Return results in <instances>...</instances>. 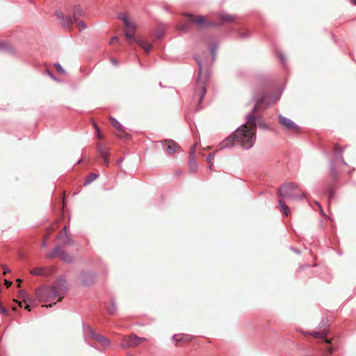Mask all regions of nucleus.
Instances as JSON below:
<instances>
[{
    "instance_id": "nucleus-1",
    "label": "nucleus",
    "mask_w": 356,
    "mask_h": 356,
    "mask_svg": "<svg viewBox=\"0 0 356 356\" xmlns=\"http://www.w3.org/2000/svg\"><path fill=\"white\" fill-rule=\"evenodd\" d=\"M264 101L261 97L252 108V113L247 114L246 122L234 131L236 143L244 149L251 148L256 140V118L254 113L257 111L260 104Z\"/></svg>"
},
{
    "instance_id": "nucleus-2",
    "label": "nucleus",
    "mask_w": 356,
    "mask_h": 356,
    "mask_svg": "<svg viewBox=\"0 0 356 356\" xmlns=\"http://www.w3.org/2000/svg\"><path fill=\"white\" fill-rule=\"evenodd\" d=\"M298 185L295 183H286L283 184L278 190L279 206L280 211L285 216H289L290 209L289 207L284 202L282 199H291L296 200H301L305 197V194L302 193L300 194H296L295 191L298 189Z\"/></svg>"
},
{
    "instance_id": "nucleus-3",
    "label": "nucleus",
    "mask_w": 356,
    "mask_h": 356,
    "mask_svg": "<svg viewBox=\"0 0 356 356\" xmlns=\"http://www.w3.org/2000/svg\"><path fill=\"white\" fill-rule=\"evenodd\" d=\"M195 60L197 63L198 67H199V74H198L197 81V83L195 85L194 97H196V96L199 97L197 108L201 109L202 108L200 107V104L202 102V101L203 100V99L205 96L206 92H207L206 78H204L202 80L201 78V76L203 74V65H202L201 60L196 57L195 58Z\"/></svg>"
},
{
    "instance_id": "nucleus-4",
    "label": "nucleus",
    "mask_w": 356,
    "mask_h": 356,
    "mask_svg": "<svg viewBox=\"0 0 356 356\" xmlns=\"http://www.w3.org/2000/svg\"><path fill=\"white\" fill-rule=\"evenodd\" d=\"M35 296L40 302H49L58 298L63 299V296L59 293V291L56 290V288L52 286H44L35 291Z\"/></svg>"
},
{
    "instance_id": "nucleus-5",
    "label": "nucleus",
    "mask_w": 356,
    "mask_h": 356,
    "mask_svg": "<svg viewBox=\"0 0 356 356\" xmlns=\"http://www.w3.org/2000/svg\"><path fill=\"white\" fill-rule=\"evenodd\" d=\"M58 257L61 261L66 263H72L73 257L72 255L66 252L63 250V247L61 245L56 246L51 252L47 253L45 254V258L47 259H54L55 257Z\"/></svg>"
},
{
    "instance_id": "nucleus-6",
    "label": "nucleus",
    "mask_w": 356,
    "mask_h": 356,
    "mask_svg": "<svg viewBox=\"0 0 356 356\" xmlns=\"http://www.w3.org/2000/svg\"><path fill=\"white\" fill-rule=\"evenodd\" d=\"M83 327L85 334L88 333L91 338L98 341L103 347L106 348L110 346L111 342L109 339L100 334L96 333L90 325L84 324Z\"/></svg>"
},
{
    "instance_id": "nucleus-7",
    "label": "nucleus",
    "mask_w": 356,
    "mask_h": 356,
    "mask_svg": "<svg viewBox=\"0 0 356 356\" xmlns=\"http://www.w3.org/2000/svg\"><path fill=\"white\" fill-rule=\"evenodd\" d=\"M343 149L339 145H336L334 149V161L330 162V172L333 177H336L337 175V171L334 168V163H337L338 161H340L343 164L346 165V161H344L343 156Z\"/></svg>"
},
{
    "instance_id": "nucleus-8",
    "label": "nucleus",
    "mask_w": 356,
    "mask_h": 356,
    "mask_svg": "<svg viewBox=\"0 0 356 356\" xmlns=\"http://www.w3.org/2000/svg\"><path fill=\"white\" fill-rule=\"evenodd\" d=\"M187 17L191 22L195 23L202 28H209L217 26L216 22L207 21L204 17L202 15L196 16L192 14H187Z\"/></svg>"
},
{
    "instance_id": "nucleus-9",
    "label": "nucleus",
    "mask_w": 356,
    "mask_h": 356,
    "mask_svg": "<svg viewBox=\"0 0 356 356\" xmlns=\"http://www.w3.org/2000/svg\"><path fill=\"white\" fill-rule=\"evenodd\" d=\"M145 341H146L145 338L138 337L136 335H130L123 339L121 343V346L123 348L135 347Z\"/></svg>"
},
{
    "instance_id": "nucleus-10",
    "label": "nucleus",
    "mask_w": 356,
    "mask_h": 356,
    "mask_svg": "<svg viewBox=\"0 0 356 356\" xmlns=\"http://www.w3.org/2000/svg\"><path fill=\"white\" fill-rule=\"evenodd\" d=\"M69 227L65 226L63 232H61L58 235V238L62 243V247H66L73 243L72 240L68 236Z\"/></svg>"
},
{
    "instance_id": "nucleus-11",
    "label": "nucleus",
    "mask_w": 356,
    "mask_h": 356,
    "mask_svg": "<svg viewBox=\"0 0 356 356\" xmlns=\"http://www.w3.org/2000/svg\"><path fill=\"white\" fill-rule=\"evenodd\" d=\"M235 145H238L236 143V138H235V133L233 132L232 135L227 136L219 144L220 149L233 147Z\"/></svg>"
},
{
    "instance_id": "nucleus-12",
    "label": "nucleus",
    "mask_w": 356,
    "mask_h": 356,
    "mask_svg": "<svg viewBox=\"0 0 356 356\" xmlns=\"http://www.w3.org/2000/svg\"><path fill=\"white\" fill-rule=\"evenodd\" d=\"M278 119L280 123L285 127L288 130L296 131L298 129V125L290 119L284 117L282 115H279Z\"/></svg>"
},
{
    "instance_id": "nucleus-13",
    "label": "nucleus",
    "mask_w": 356,
    "mask_h": 356,
    "mask_svg": "<svg viewBox=\"0 0 356 356\" xmlns=\"http://www.w3.org/2000/svg\"><path fill=\"white\" fill-rule=\"evenodd\" d=\"M53 288H56V290L59 291V293L64 297V293L67 289V282L63 277L58 278L54 284L52 286Z\"/></svg>"
},
{
    "instance_id": "nucleus-14",
    "label": "nucleus",
    "mask_w": 356,
    "mask_h": 356,
    "mask_svg": "<svg viewBox=\"0 0 356 356\" xmlns=\"http://www.w3.org/2000/svg\"><path fill=\"white\" fill-rule=\"evenodd\" d=\"M118 17L123 21L127 30H131V31H135L136 29V25L129 18L127 15L124 13H120L118 15Z\"/></svg>"
},
{
    "instance_id": "nucleus-15",
    "label": "nucleus",
    "mask_w": 356,
    "mask_h": 356,
    "mask_svg": "<svg viewBox=\"0 0 356 356\" xmlns=\"http://www.w3.org/2000/svg\"><path fill=\"white\" fill-rule=\"evenodd\" d=\"M111 124L112 126L119 132V137L122 138H128L129 136L124 131L123 126L116 120L113 118H111Z\"/></svg>"
},
{
    "instance_id": "nucleus-16",
    "label": "nucleus",
    "mask_w": 356,
    "mask_h": 356,
    "mask_svg": "<svg viewBox=\"0 0 356 356\" xmlns=\"http://www.w3.org/2000/svg\"><path fill=\"white\" fill-rule=\"evenodd\" d=\"M56 15L59 19H60V23L63 27L65 29H70L72 25V19L70 16L67 17L60 12H56Z\"/></svg>"
},
{
    "instance_id": "nucleus-17",
    "label": "nucleus",
    "mask_w": 356,
    "mask_h": 356,
    "mask_svg": "<svg viewBox=\"0 0 356 356\" xmlns=\"http://www.w3.org/2000/svg\"><path fill=\"white\" fill-rule=\"evenodd\" d=\"M164 145L167 146V152L172 154L180 149V146L174 140L168 139L165 140Z\"/></svg>"
},
{
    "instance_id": "nucleus-18",
    "label": "nucleus",
    "mask_w": 356,
    "mask_h": 356,
    "mask_svg": "<svg viewBox=\"0 0 356 356\" xmlns=\"http://www.w3.org/2000/svg\"><path fill=\"white\" fill-rule=\"evenodd\" d=\"M19 296L23 299L24 302L26 304V309L29 311L31 310L30 304L33 302V300L31 297L28 294V293L24 290L19 291Z\"/></svg>"
},
{
    "instance_id": "nucleus-19",
    "label": "nucleus",
    "mask_w": 356,
    "mask_h": 356,
    "mask_svg": "<svg viewBox=\"0 0 356 356\" xmlns=\"http://www.w3.org/2000/svg\"><path fill=\"white\" fill-rule=\"evenodd\" d=\"M83 16V12L79 6H75L73 9V15L71 17L73 22H77L79 17Z\"/></svg>"
},
{
    "instance_id": "nucleus-20",
    "label": "nucleus",
    "mask_w": 356,
    "mask_h": 356,
    "mask_svg": "<svg viewBox=\"0 0 356 356\" xmlns=\"http://www.w3.org/2000/svg\"><path fill=\"white\" fill-rule=\"evenodd\" d=\"M0 50L4 51L8 53L13 54L14 52V49L13 47L8 44V42L3 41L0 42Z\"/></svg>"
},
{
    "instance_id": "nucleus-21",
    "label": "nucleus",
    "mask_w": 356,
    "mask_h": 356,
    "mask_svg": "<svg viewBox=\"0 0 356 356\" xmlns=\"http://www.w3.org/2000/svg\"><path fill=\"white\" fill-rule=\"evenodd\" d=\"M328 333V330L327 328H323L322 330L320 331H314L311 333V334L318 339H323L326 337V335Z\"/></svg>"
},
{
    "instance_id": "nucleus-22",
    "label": "nucleus",
    "mask_w": 356,
    "mask_h": 356,
    "mask_svg": "<svg viewBox=\"0 0 356 356\" xmlns=\"http://www.w3.org/2000/svg\"><path fill=\"white\" fill-rule=\"evenodd\" d=\"M136 42L138 44L140 47H141L146 52H149L152 49V44L145 40H138Z\"/></svg>"
},
{
    "instance_id": "nucleus-23",
    "label": "nucleus",
    "mask_w": 356,
    "mask_h": 356,
    "mask_svg": "<svg viewBox=\"0 0 356 356\" xmlns=\"http://www.w3.org/2000/svg\"><path fill=\"white\" fill-rule=\"evenodd\" d=\"M97 150L101 154L102 157L108 156L109 154L108 149L105 146L99 143L97 144Z\"/></svg>"
},
{
    "instance_id": "nucleus-24",
    "label": "nucleus",
    "mask_w": 356,
    "mask_h": 356,
    "mask_svg": "<svg viewBox=\"0 0 356 356\" xmlns=\"http://www.w3.org/2000/svg\"><path fill=\"white\" fill-rule=\"evenodd\" d=\"M198 168L197 161L195 157H189V168L193 172H195Z\"/></svg>"
},
{
    "instance_id": "nucleus-25",
    "label": "nucleus",
    "mask_w": 356,
    "mask_h": 356,
    "mask_svg": "<svg viewBox=\"0 0 356 356\" xmlns=\"http://www.w3.org/2000/svg\"><path fill=\"white\" fill-rule=\"evenodd\" d=\"M220 19L224 22H231L235 19V17L229 14L222 13L220 15Z\"/></svg>"
},
{
    "instance_id": "nucleus-26",
    "label": "nucleus",
    "mask_w": 356,
    "mask_h": 356,
    "mask_svg": "<svg viewBox=\"0 0 356 356\" xmlns=\"http://www.w3.org/2000/svg\"><path fill=\"white\" fill-rule=\"evenodd\" d=\"M99 177V175L96 173H90L88 177L86 179V180L84 181V183L83 184L85 186L86 185H88L90 184H91L93 181H95L97 177Z\"/></svg>"
},
{
    "instance_id": "nucleus-27",
    "label": "nucleus",
    "mask_w": 356,
    "mask_h": 356,
    "mask_svg": "<svg viewBox=\"0 0 356 356\" xmlns=\"http://www.w3.org/2000/svg\"><path fill=\"white\" fill-rule=\"evenodd\" d=\"M31 273L33 275H44V270L42 268H35L31 270Z\"/></svg>"
},
{
    "instance_id": "nucleus-28",
    "label": "nucleus",
    "mask_w": 356,
    "mask_h": 356,
    "mask_svg": "<svg viewBox=\"0 0 356 356\" xmlns=\"http://www.w3.org/2000/svg\"><path fill=\"white\" fill-rule=\"evenodd\" d=\"M124 35L126 36L127 38H128L129 40H133L136 42V40H138L137 39L135 38V31H131V30H127L124 32Z\"/></svg>"
},
{
    "instance_id": "nucleus-29",
    "label": "nucleus",
    "mask_w": 356,
    "mask_h": 356,
    "mask_svg": "<svg viewBox=\"0 0 356 356\" xmlns=\"http://www.w3.org/2000/svg\"><path fill=\"white\" fill-rule=\"evenodd\" d=\"M218 44L216 42H214V43L212 44V46H211V47L210 51H211V56H212V59H213V60H215V58H216V51H217V48H218Z\"/></svg>"
},
{
    "instance_id": "nucleus-30",
    "label": "nucleus",
    "mask_w": 356,
    "mask_h": 356,
    "mask_svg": "<svg viewBox=\"0 0 356 356\" xmlns=\"http://www.w3.org/2000/svg\"><path fill=\"white\" fill-rule=\"evenodd\" d=\"M108 312L110 315H113L117 311V306L115 302H112L107 308Z\"/></svg>"
},
{
    "instance_id": "nucleus-31",
    "label": "nucleus",
    "mask_w": 356,
    "mask_h": 356,
    "mask_svg": "<svg viewBox=\"0 0 356 356\" xmlns=\"http://www.w3.org/2000/svg\"><path fill=\"white\" fill-rule=\"evenodd\" d=\"M326 194L328 196V199L331 200L334 195V191L332 187H329L326 190Z\"/></svg>"
},
{
    "instance_id": "nucleus-32",
    "label": "nucleus",
    "mask_w": 356,
    "mask_h": 356,
    "mask_svg": "<svg viewBox=\"0 0 356 356\" xmlns=\"http://www.w3.org/2000/svg\"><path fill=\"white\" fill-rule=\"evenodd\" d=\"M74 23H76V24L79 29V31H82L83 30L86 29V26L83 21H79L77 19V22H73V24Z\"/></svg>"
},
{
    "instance_id": "nucleus-33",
    "label": "nucleus",
    "mask_w": 356,
    "mask_h": 356,
    "mask_svg": "<svg viewBox=\"0 0 356 356\" xmlns=\"http://www.w3.org/2000/svg\"><path fill=\"white\" fill-rule=\"evenodd\" d=\"M54 67L56 69V70L58 72H59L60 73H62V74L65 73V70L63 69V67L61 66V65L60 63H55Z\"/></svg>"
},
{
    "instance_id": "nucleus-34",
    "label": "nucleus",
    "mask_w": 356,
    "mask_h": 356,
    "mask_svg": "<svg viewBox=\"0 0 356 356\" xmlns=\"http://www.w3.org/2000/svg\"><path fill=\"white\" fill-rule=\"evenodd\" d=\"M215 155L213 153H210L207 157V161L209 164H213V160L214 159Z\"/></svg>"
},
{
    "instance_id": "nucleus-35",
    "label": "nucleus",
    "mask_w": 356,
    "mask_h": 356,
    "mask_svg": "<svg viewBox=\"0 0 356 356\" xmlns=\"http://www.w3.org/2000/svg\"><path fill=\"white\" fill-rule=\"evenodd\" d=\"M172 339L176 342H177V341H181L184 340V337H183V335H181V334H175L172 337Z\"/></svg>"
},
{
    "instance_id": "nucleus-36",
    "label": "nucleus",
    "mask_w": 356,
    "mask_h": 356,
    "mask_svg": "<svg viewBox=\"0 0 356 356\" xmlns=\"http://www.w3.org/2000/svg\"><path fill=\"white\" fill-rule=\"evenodd\" d=\"M250 37V34L248 33L244 32V33H240L238 34V38L241 39H246Z\"/></svg>"
},
{
    "instance_id": "nucleus-37",
    "label": "nucleus",
    "mask_w": 356,
    "mask_h": 356,
    "mask_svg": "<svg viewBox=\"0 0 356 356\" xmlns=\"http://www.w3.org/2000/svg\"><path fill=\"white\" fill-rule=\"evenodd\" d=\"M195 145L191 147V150L189 152V157H195Z\"/></svg>"
},
{
    "instance_id": "nucleus-38",
    "label": "nucleus",
    "mask_w": 356,
    "mask_h": 356,
    "mask_svg": "<svg viewBox=\"0 0 356 356\" xmlns=\"http://www.w3.org/2000/svg\"><path fill=\"white\" fill-rule=\"evenodd\" d=\"M279 57L280 58V60H281L282 65L284 66H285L286 61V58H285L284 56L280 53V54H279Z\"/></svg>"
},
{
    "instance_id": "nucleus-39",
    "label": "nucleus",
    "mask_w": 356,
    "mask_h": 356,
    "mask_svg": "<svg viewBox=\"0 0 356 356\" xmlns=\"http://www.w3.org/2000/svg\"><path fill=\"white\" fill-rule=\"evenodd\" d=\"M1 268H3V274H4V275H5V274H6V273H10V269H9L8 268H7L5 265L1 264Z\"/></svg>"
},
{
    "instance_id": "nucleus-40",
    "label": "nucleus",
    "mask_w": 356,
    "mask_h": 356,
    "mask_svg": "<svg viewBox=\"0 0 356 356\" xmlns=\"http://www.w3.org/2000/svg\"><path fill=\"white\" fill-rule=\"evenodd\" d=\"M102 159L104 160V163L106 167H108L109 165V163H110L109 159H108V156L102 157Z\"/></svg>"
},
{
    "instance_id": "nucleus-41",
    "label": "nucleus",
    "mask_w": 356,
    "mask_h": 356,
    "mask_svg": "<svg viewBox=\"0 0 356 356\" xmlns=\"http://www.w3.org/2000/svg\"><path fill=\"white\" fill-rule=\"evenodd\" d=\"M118 41V38L117 36H113L111 38L110 44H113V42Z\"/></svg>"
},
{
    "instance_id": "nucleus-42",
    "label": "nucleus",
    "mask_w": 356,
    "mask_h": 356,
    "mask_svg": "<svg viewBox=\"0 0 356 356\" xmlns=\"http://www.w3.org/2000/svg\"><path fill=\"white\" fill-rule=\"evenodd\" d=\"M111 62L112 63V64H113V65H115V66H116V65H118V60H117L115 58H111Z\"/></svg>"
},
{
    "instance_id": "nucleus-43",
    "label": "nucleus",
    "mask_w": 356,
    "mask_h": 356,
    "mask_svg": "<svg viewBox=\"0 0 356 356\" xmlns=\"http://www.w3.org/2000/svg\"><path fill=\"white\" fill-rule=\"evenodd\" d=\"M96 129H97V137H98V138H99V139L102 138V134H100L99 129H98L97 127H96Z\"/></svg>"
},
{
    "instance_id": "nucleus-44",
    "label": "nucleus",
    "mask_w": 356,
    "mask_h": 356,
    "mask_svg": "<svg viewBox=\"0 0 356 356\" xmlns=\"http://www.w3.org/2000/svg\"><path fill=\"white\" fill-rule=\"evenodd\" d=\"M42 248H47V241H46V239H44V240L43 241V242L42 243Z\"/></svg>"
},
{
    "instance_id": "nucleus-45",
    "label": "nucleus",
    "mask_w": 356,
    "mask_h": 356,
    "mask_svg": "<svg viewBox=\"0 0 356 356\" xmlns=\"http://www.w3.org/2000/svg\"><path fill=\"white\" fill-rule=\"evenodd\" d=\"M315 204L318 207L321 213H323V209H322L321 204L318 202H316Z\"/></svg>"
},
{
    "instance_id": "nucleus-46",
    "label": "nucleus",
    "mask_w": 356,
    "mask_h": 356,
    "mask_svg": "<svg viewBox=\"0 0 356 356\" xmlns=\"http://www.w3.org/2000/svg\"><path fill=\"white\" fill-rule=\"evenodd\" d=\"M5 284H6L8 287H9V286H11L12 283L10 282H9V281L6 280H5Z\"/></svg>"
},
{
    "instance_id": "nucleus-47",
    "label": "nucleus",
    "mask_w": 356,
    "mask_h": 356,
    "mask_svg": "<svg viewBox=\"0 0 356 356\" xmlns=\"http://www.w3.org/2000/svg\"><path fill=\"white\" fill-rule=\"evenodd\" d=\"M291 250L297 254H300V251L296 248H291Z\"/></svg>"
},
{
    "instance_id": "nucleus-48",
    "label": "nucleus",
    "mask_w": 356,
    "mask_h": 356,
    "mask_svg": "<svg viewBox=\"0 0 356 356\" xmlns=\"http://www.w3.org/2000/svg\"><path fill=\"white\" fill-rule=\"evenodd\" d=\"M259 126L262 127V128H265L266 127V126L264 125L263 124H259Z\"/></svg>"
},
{
    "instance_id": "nucleus-49",
    "label": "nucleus",
    "mask_w": 356,
    "mask_h": 356,
    "mask_svg": "<svg viewBox=\"0 0 356 356\" xmlns=\"http://www.w3.org/2000/svg\"><path fill=\"white\" fill-rule=\"evenodd\" d=\"M328 351H329V353L331 354L332 352V348H329Z\"/></svg>"
},
{
    "instance_id": "nucleus-50",
    "label": "nucleus",
    "mask_w": 356,
    "mask_h": 356,
    "mask_svg": "<svg viewBox=\"0 0 356 356\" xmlns=\"http://www.w3.org/2000/svg\"><path fill=\"white\" fill-rule=\"evenodd\" d=\"M351 1H352V2H353L354 4H355V5H356V0H351Z\"/></svg>"
},
{
    "instance_id": "nucleus-51",
    "label": "nucleus",
    "mask_w": 356,
    "mask_h": 356,
    "mask_svg": "<svg viewBox=\"0 0 356 356\" xmlns=\"http://www.w3.org/2000/svg\"><path fill=\"white\" fill-rule=\"evenodd\" d=\"M161 34H158V35H156V38H159L161 37Z\"/></svg>"
},
{
    "instance_id": "nucleus-52",
    "label": "nucleus",
    "mask_w": 356,
    "mask_h": 356,
    "mask_svg": "<svg viewBox=\"0 0 356 356\" xmlns=\"http://www.w3.org/2000/svg\"><path fill=\"white\" fill-rule=\"evenodd\" d=\"M49 74L52 79H54V76L51 73L49 72Z\"/></svg>"
},
{
    "instance_id": "nucleus-53",
    "label": "nucleus",
    "mask_w": 356,
    "mask_h": 356,
    "mask_svg": "<svg viewBox=\"0 0 356 356\" xmlns=\"http://www.w3.org/2000/svg\"><path fill=\"white\" fill-rule=\"evenodd\" d=\"M49 74L52 79H54V76L51 73L49 72Z\"/></svg>"
},
{
    "instance_id": "nucleus-54",
    "label": "nucleus",
    "mask_w": 356,
    "mask_h": 356,
    "mask_svg": "<svg viewBox=\"0 0 356 356\" xmlns=\"http://www.w3.org/2000/svg\"><path fill=\"white\" fill-rule=\"evenodd\" d=\"M212 164H209V169L210 170H212V167H211Z\"/></svg>"
},
{
    "instance_id": "nucleus-55",
    "label": "nucleus",
    "mask_w": 356,
    "mask_h": 356,
    "mask_svg": "<svg viewBox=\"0 0 356 356\" xmlns=\"http://www.w3.org/2000/svg\"><path fill=\"white\" fill-rule=\"evenodd\" d=\"M19 306L22 307V302H19Z\"/></svg>"
}]
</instances>
